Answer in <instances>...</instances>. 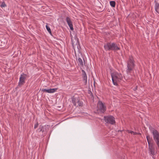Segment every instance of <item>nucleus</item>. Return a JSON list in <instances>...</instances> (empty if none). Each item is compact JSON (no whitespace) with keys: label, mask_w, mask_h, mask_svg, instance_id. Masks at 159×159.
<instances>
[{"label":"nucleus","mask_w":159,"mask_h":159,"mask_svg":"<svg viewBox=\"0 0 159 159\" xmlns=\"http://www.w3.org/2000/svg\"><path fill=\"white\" fill-rule=\"evenodd\" d=\"M137 87H136V88H135L136 89H137Z\"/></svg>","instance_id":"nucleus-24"},{"label":"nucleus","mask_w":159,"mask_h":159,"mask_svg":"<svg viewBox=\"0 0 159 159\" xmlns=\"http://www.w3.org/2000/svg\"><path fill=\"white\" fill-rule=\"evenodd\" d=\"M155 10L159 14V3L158 2H156L155 4Z\"/></svg>","instance_id":"nucleus-16"},{"label":"nucleus","mask_w":159,"mask_h":159,"mask_svg":"<svg viewBox=\"0 0 159 159\" xmlns=\"http://www.w3.org/2000/svg\"><path fill=\"white\" fill-rule=\"evenodd\" d=\"M46 28L47 30V31L50 33V34H51V30L50 28L49 27V26H48L47 25H46Z\"/></svg>","instance_id":"nucleus-18"},{"label":"nucleus","mask_w":159,"mask_h":159,"mask_svg":"<svg viewBox=\"0 0 159 159\" xmlns=\"http://www.w3.org/2000/svg\"><path fill=\"white\" fill-rule=\"evenodd\" d=\"M151 131L152 134L153 139L156 144L159 143V132L154 128L152 129Z\"/></svg>","instance_id":"nucleus-5"},{"label":"nucleus","mask_w":159,"mask_h":159,"mask_svg":"<svg viewBox=\"0 0 159 159\" xmlns=\"http://www.w3.org/2000/svg\"><path fill=\"white\" fill-rule=\"evenodd\" d=\"M149 151L150 153L152 155L155 154V148L152 144L148 145Z\"/></svg>","instance_id":"nucleus-11"},{"label":"nucleus","mask_w":159,"mask_h":159,"mask_svg":"<svg viewBox=\"0 0 159 159\" xmlns=\"http://www.w3.org/2000/svg\"><path fill=\"white\" fill-rule=\"evenodd\" d=\"M82 72L83 80L84 81V83L86 84L87 82V77L86 74L84 70H82Z\"/></svg>","instance_id":"nucleus-12"},{"label":"nucleus","mask_w":159,"mask_h":159,"mask_svg":"<svg viewBox=\"0 0 159 159\" xmlns=\"http://www.w3.org/2000/svg\"><path fill=\"white\" fill-rule=\"evenodd\" d=\"M58 89L57 88L50 89H42V91L49 93H54Z\"/></svg>","instance_id":"nucleus-9"},{"label":"nucleus","mask_w":159,"mask_h":159,"mask_svg":"<svg viewBox=\"0 0 159 159\" xmlns=\"http://www.w3.org/2000/svg\"><path fill=\"white\" fill-rule=\"evenodd\" d=\"M137 87H136V88H135L136 89H137Z\"/></svg>","instance_id":"nucleus-25"},{"label":"nucleus","mask_w":159,"mask_h":159,"mask_svg":"<svg viewBox=\"0 0 159 159\" xmlns=\"http://www.w3.org/2000/svg\"><path fill=\"white\" fill-rule=\"evenodd\" d=\"M106 108L102 102L99 101L97 104V112L99 113H104L106 110Z\"/></svg>","instance_id":"nucleus-4"},{"label":"nucleus","mask_w":159,"mask_h":159,"mask_svg":"<svg viewBox=\"0 0 159 159\" xmlns=\"http://www.w3.org/2000/svg\"><path fill=\"white\" fill-rule=\"evenodd\" d=\"M139 134H140V133H137L136 132H134V133H133V134H134V135Z\"/></svg>","instance_id":"nucleus-22"},{"label":"nucleus","mask_w":159,"mask_h":159,"mask_svg":"<svg viewBox=\"0 0 159 159\" xmlns=\"http://www.w3.org/2000/svg\"><path fill=\"white\" fill-rule=\"evenodd\" d=\"M112 82L114 85H117V83L121 80L122 78L121 74L117 72H114L111 73Z\"/></svg>","instance_id":"nucleus-2"},{"label":"nucleus","mask_w":159,"mask_h":159,"mask_svg":"<svg viewBox=\"0 0 159 159\" xmlns=\"http://www.w3.org/2000/svg\"><path fill=\"white\" fill-rule=\"evenodd\" d=\"M66 20L68 25L70 28V29L71 30H74V29L73 27V24L70 18L69 17H66Z\"/></svg>","instance_id":"nucleus-10"},{"label":"nucleus","mask_w":159,"mask_h":159,"mask_svg":"<svg viewBox=\"0 0 159 159\" xmlns=\"http://www.w3.org/2000/svg\"><path fill=\"white\" fill-rule=\"evenodd\" d=\"M146 138L148 145L152 144L150 143L152 140V138L149 135H147Z\"/></svg>","instance_id":"nucleus-15"},{"label":"nucleus","mask_w":159,"mask_h":159,"mask_svg":"<svg viewBox=\"0 0 159 159\" xmlns=\"http://www.w3.org/2000/svg\"><path fill=\"white\" fill-rule=\"evenodd\" d=\"M71 100L74 105L75 106L77 105V104L79 106H82L83 105V102L80 101V98L78 97H73L71 98Z\"/></svg>","instance_id":"nucleus-6"},{"label":"nucleus","mask_w":159,"mask_h":159,"mask_svg":"<svg viewBox=\"0 0 159 159\" xmlns=\"http://www.w3.org/2000/svg\"><path fill=\"white\" fill-rule=\"evenodd\" d=\"M39 125L38 123L37 122V123H36L34 125V128L36 129L38 126Z\"/></svg>","instance_id":"nucleus-20"},{"label":"nucleus","mask_w":159,"mask_h":159,"mask_svg":"<svg viewBox=\"0 0 159 159\" xmlns=\"http://www.w3.org/2000/svg\"><path fill=\"white\" fill-rule=\"evenodd\" d=\"M105 122L111 125H114L115 123L114 118L112 116H108L104 117Z\"/></svg>","instance_id":"nucleus-7"},{"label":"nucleus","mask_w":159,"mask_h":159,"mask_svg":"<svg viewBox=\"0 0 159 159\" xmlns=\"http://www.w3.org/2000/svg\"><path fill=\"white\" fill-rule=\"evenodd\" d=\"M27 75L26 74H23L20 75L18 86L21 87L25 83V80L26 78Z\"/></svg>","instance_id":"nucleus-8"},{"label":"nucleus","mask_w":159,"mask_h":159,"mask_svg":"<svg viewBox=\"0 0 159 159\" xmlns=\"http://www.w3.org/2000/svg\"><path fill=\"white\" fill-rule=\"evenodd\" d=\"M128 132L131 134H133L134 132L132 131H129V130H128Z\"/></svg>","instance_id":"nucleus-21"},{"label":"nucleus","mask_w":159,"mask_h":159,"mask_svg":"<svg viewBox=\"0 0 159 159\" xmlns=\"http://www.w3.org/2000/svg\"><path fill=\"white\" fill-rule=\"evenodd\" d=\"M118 132H119H119H121V130H118Z\"/></svg>","instance_id":"nucleus-23"},{"label":"nucleus","mask_w":159,"mask_h":159,"mask_svg":"<svg viewBox=\"0 0 159 159\" xmlns=\"http://www.w3.org/2000/svg\"><path fill=\"white\" fill-rule=\"evenodd\" d=\"M110 5L112 7H115L116 5V2L114 1H111L110 2Z\"/></svg>","instance_id":"nucleus-17"},{"label":"nucleus","mask_w":159,"mask_h":159,"mask_svg":"<svg viewBox=\"0 0 159 159\" xmlns=\"http://www.w3.org/2000/svg\"><path fill=\"white\" fill-rule=\"evenodd\" d=\"M78 65L81 67H83L84 64L82 59L80 57H78Z\"/></svg>","instance_id":"nucleus-14"},{"label":"nucleus","mask_w":159,"mask_h":159,"mask_svg":"<svg viewBox=\"0 0 159 159\" xmlns=\"http://www.w3.org/2000/svg\"><path fill=\"white\" fill-rule=\"evenodd\" d=\"M135 66V62L133 57L132 56H129L127 62L126 72L127 74H130L133 70Z\"/></svg>","instance_id":"nucleus-1"},{"label":"nucleus","mask_w":159,"mask_h":159,"mask_svg":"<svg viewBox=\"0 0 159 159\" xmlns=\"http://www.w3.org/2000/svg\"><path fill=\"white\" fill-rule=\"evenodd\" d=\"M104 47L106 51L112 50L116 51L120 49V48L115 43H107L104 45Z\"/></svg>","instance_id":"nucleus-3"},{"label":"nucleus","mask_w":159,"mask_h":159,"mask_svg":"<svg viewBox=\"0 0 159 159\" xmlns=\"http://www.w3.org/2000/svg\"><path fill=\"white\" fill-rule=\"evenodd\" d=\"M38 130H39V132L42 131L43 133L46 132L47 131L46 126H43L42 125L40 126Z\"/></svg>","instance_id":"nucleus-13"},{"label":"nucleus","mask_w":159,"mask_h":159,"mask_svg":"<svg viewBox=\"0 0 159 159\" xmlns=\"http://www.w3.org/2000/svg\"><path fill=\"white\" fill-rule=\"evenodd\" d=\"M6 6V5L4 2H2L0 5V7H5Z\"/></svg>","instance_id":"nucleus-19"}]
</instances>
